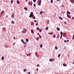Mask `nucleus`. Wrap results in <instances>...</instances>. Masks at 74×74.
Wrapping results in <instances>:
<instances>
[{
  "mask_svg": "<svg viewBox=\"0 0 74 74\" xmlns=\"http://www.w3.org/2000/svg\"><path fill=\"white\" fill-rule=\"evenodd\" d=\"M27 32V29H24L23 31H22V32L23 33H26V32Z\"/></svg>",
  "mask_w": 74,
  "mask_h": 74,
  "instance_id": "f257e3e1",
  "label": "nucleus"
},
{
  "mask_svg": "<svg viewBox=\"0 0 74 74\" xmlns=\"http://www.w3.org/2000/svg\"><path fill=\"white\" fill-rule=\"evenodd\" d=\"M38 4L39 5H41V0H38L37 1Z\"/></svg>",
  "mask_w": 74,
  "mask_h": 74,
  "instance_id": "f03ea898",
  "label": "nucleus"
},
{
  "mask_svg": "<svg viewBox=\"0 0 74 74\" xmlns=\"http://www.w3.org/2000/svg\"><path fill=\"white\" fill-rule=\"evenodd\" d=\"M33 12H32L30 13V15L29 16V18H32V16H33Z\"/></svg>",
  "mask_w": 74,
  "mask_h": 74,
  "instance_id": "7ed1b4c3",
  "label": "nucleus"
},
{
  "mask_svg": "<svg viewBox=\"0 0 74 74\" xmlns=\"http://www.w3.org/2000/svg\"><path fill=\"white\" fill-rule=\"evenodd\" d=\"M63 37H66V33H62Z\"/></svg>",
  "mask_w": 74,
  "mask_h": 74,
  "instance_id": "20e7f679",
  "label": "nucleus"
},
{
  "mask_svg": "<svg viewBox=\"0 0 74 74\" xmlns=\"http://www.w3.org/2000/svg\"><path fill=\"white\" fill-rule=\"evenodd\" d=\"M49 61L50 62H53V61H54V60L53 58L52 59H49Z\"/></svg>",
  "mask_w": 74,
  "mask_h": 74,
  "instance_id": "39448f33",
  "label": "nucleus"
},
{
  "mask_svg": "<svg viewBox=\"0 0 74 74\" xmlns=\"http://www.w3.org/2000/svg\"><path fill=\"white\" fill-rule=\"evenodd\" d=\"M31 55H32V53L26 54V55L27 56H30Z\"/></svg>",
  "mask_w": 74,
  "mask_h": 74,
  "instance_id": "423d86ee",
  "label": "nucleus"
},
{
  "mask_svg": "<svg viewBox=\"0 0 74 74\" xmlns=\"http://www.w3.org/2000/svg\"><path fill=\"white\" fill-rule=\"evenodd\" d=\"M67 14H69V15H70V12L69 11H67Z\"/></svg>",
  "mask_w": 74,
  "mask_h": 74,
  "instance_id": "0eeeda50",
  "label": "nucleus"
},
{
  "mask_svg": "<svg viewBox=\"0 0 74 74\" xmlns=\"http://www.w3.org/2000/svg\"><path fill=\"white\" fill-rule=\"evenodd\" d=\"M28 4L29 5H32V2H29L28 3Z\"/></svg>",
  "mask_w": 74,
  "mask_h": 74,
  "instance_id": "6e6552de",
  "label": "nucleus"
},
{
  "mask_svg": "<svg viewBox=\"0 0 74 74\" xmlns=\"http://www.w3.org/2000/svg\"><path fill=\"white\" fill-rule=\"evenodd\" d=\"M70 2H71V3H74V0H70Z\"/></svg>",
  "mask_w": 74,
  "mask_h": 74,
  "instance_id": "1a4fd4ad",
  "label": "nucleus"
},
{
  "mask_svg": "<svg viewBox=\"0 0 74 74\" xmlns=\"http://www.w3.org/2000/svg\"><path fill=\"white\" fill-rule=\"evenodd\" d=\"M4 13V11H3L1 12V15H3V14Z\"/></svg>",
  "mask_w": 74,
  "mask_h": 74,
  "instance_id": "9d476101",
  "label": "nucleus"
},
{
  "mask_svg": "<svg viewBox=\"0 0 74 74\" xmlns=\"http://www.w3.org/2000/svg\"><path fill=\"white\" fill-rule=\"evenodd\" d=\"M67 16L68 18H71V16L69 15H67Z\"/></svg>",
  "mask_w": 74,
  "mask_h": 74,
  "instance_id": "9b49d317",
  "label": "nucleus"
},
{
  "mask_svg": "<svg viewBox=\"0 0 74 74\" xmlns=\"http://www.w3.org/2000/svg\"><path fill=\"white\" fill-rule=\"evenodd\" d=\"M35 55L36 56V57H38V54H37V53L36 52L35 53Z\"/></svg>",
  "mask_w": 74,
  "mask_h": 74,
  "instance_id": "f8f14e48",
  "label": "nucleus"
},
{
  "mask_svg": "<svg viewBox=\"0 0 74 74\" xmlns=\"http://www.w3.org/2000/svg\"><path fill=\"white\" fill-rule=\"evenodd\" d=\"M21 41L22 42H23V44H25V41H23V39H21Z\"/></svg>",
  "mask_w": 74,
  "mask_h": 74,
  "instance_id": "ddd939ff",
  "label": "nucleus"
},
{
  "mask_svg": "<svg viewBox=\"0 0 74 74\" xmlns=\"http://www.w3.org/2000/svg\"><path fill=\"white\" fill-rule=\"evenodd\" d=\"M1 59L3 60H4V57H3V56H2L1 58Z\"/></svg>",
  "mask_w": 74,
  "mask_h": 74,
  "instance_id": "4468645a",
  "label": "nucleus"
},
{
  "mask_svg": "<svg viewBox=\"0 0 74 74\" xmlns=\"http://www.w3.org/2000/svg\"><path fill=\"white\" fill-rule=\"evenodd\" d=\"M63 65L64 66H67V64H63Z\"/></svg>",
  "mask_w": 74,
  "mask_h": 74,
  "instance_id": "2eb2a0df",
  "label": "nucleus"
},
{
  "mask_svg": "<svg viewBox=\"0 0 74 74\" xmlns=\"http://www.w3.org/2000/svg\"><path fill=\"white\" fill-rule=\"evenodd\" d=\"M48 29V27H47L46 28H45V30H47Z\"/></svg>",
  "mask_w": 74,
  "mask_h": 74,
  "instance_id": "dca6fc26",
  "label": "nucleus"
},
{
  "mask_svg": "<svg viewBox=\"0 0 74 74\" xmlns=\"http://www.w3.org/2000/svg\"><path fill=\"white\" fill-rule=\"evenodd\" d=\"M59 18L61 20H62L63 19V18H62L61 17H59Z\"/></svg>",
  "mask_w": 74,
  "mask_h": 74,
  "instance_id": "f3484780",
  "label": "nucleus"
},
{
  "mask_svg": "<svg viewBox=\"0 0 74 74\" xmlns=\"http://www.w3.org/2000/svg\"><path fill=\"white\" fill-rule=\"evenodd\" d=\"M12 18H14V13L12 16Z\"/></svg>",
  "mask_w": 74,
  "mask_h": 74,
  "instance_id": "a211bd4d",
  "label": "nucleus"
},
{
  "mask_svg": "<svg viewBox=\"0 0 74 74\" xmlns=\"http://www.w3.org/2000/svg\"><path fill=\"white\" fill-rule=\"evenodd\" d=\"M38 39H39V37H38L36 38V40L37 41H38Z\"/></svg>",
  "mask_w": 74,
  "mask_h": 74,
  "instance_id": "6ab92c4d",
  "label": "nucleus"
},
{
  "mask_svg": "<svg viewBox=\"0 0 74 74\" xmlns=\"http://www.w3.org/2000/svg\"><path fill=\"white\" fill-rule=\"evenodd\" d=\"M57 29L58 31H59L60 30V28H57Z\"/></svg>",
  "mask_w": 74,
  "mask_h": 74,
  "instance_id": "aec40b11",
  "label": "nucleus"
},
{
  "mask_svg": "<svg viewBox=\"0 0 74 74\" xmlns=\"http://www.w3.org/2000/svg\"><path fill=\"white\" fill-rule=\"evenodd\" d=\"M36 29L37 30H39V29L40 30V29L39 28V27H37L36 28Z\"/></svg>",
  "mask_w": 74,
  "mask_h": 74,
  "instance_id": "412c9836",
  "label": "nucleus"
},
{
  "mask_svg": "<svg viewBox=\"0 0 74 74\" xmlns=\"http://www.w3.org/2000/svg\"><path fill=\"white\" fill-rule=\"evenodd\" d=\"M32 33H34V32L33 31V30H32L31 31Z\"/></svg>",
  "mask_w": 74,
  "mask_h": 74,
  "instance_id": "4be33fe9",
  "label": "nucleus"
},
{
  "mask_svg": "<svg viewBox=\"0 0 74 74\" xmlns=\"http://www.w3.org/2000/svg\"><path fill=\"white\" fill-rule=\"evenodd\" d=\"M17 4H19L20 3V2H19V1H17Z\"/></svg>",
  "mask_w": 74,
  "mask_h": 74,
  "instance_id": "5701e85b",
  "label": "nucleus"
},
{
  "mask_svg": "<svg viewBox=\"0 0 74 74\" xmlns=\"http://www.w3.org/2000/svg\"><path fill=\"white\" fill-rule=\"evenodd\" d=\"M26 41L27 42H29V39H26Z\"/></svg>",
  "mask_w": 74,
  "mask_h": 74,
  "instance_id": "b1692460",
  "label": "nucleus"
},
{
  "mask_svg": "<svg viewBox=\"0 0 74 74\" xmlns=\"http://www.w3.org/2000/svg\"><path fill=\"white\" fill-rule=\"evenodd\" d=\"M39 37L40 38H42V37L40 35H39Z\"/></svg>",
  "mask_w": 74,
  "mask_h": 74,
  "instance_id": "393cba45",
  "label": "nucleus"
},
{
  "mask_svg": "<svg viewBox=\"0 0 74 74\" xmlns=\"http://www.w3.org/2000/svg\"><path fill=\"white\" fill-rule=\"evenodd\" d=\"M56 37V35L55 34L53 35V38H55Z\"/></svg>",
  "mask_w": 74,
  "mask_h": 74,
  "instance_id": "a878e982",
  "label": "nucleus"
},
{
  "mask_svg": "<svg viewBox=\"0 0 74 74\" xmlns=\"http://www.w3.org/2000/svg\"><path fill=\"white\" fill-rule=\"evenodd\" d=\"M43 13V12L42 11H41L40 12V14L41 15V14H42V13Z\"/></svg>",
  "mask_w": 74,
  "mask_h": 74,
  "instance_id": "bb28decb",
  "label": "nucleus"
},
{
  "mask_svg": "<svg viewBox=\"0 0 74 74\" xmlns=\"http://www.w3.org/2000/svg\"><path fill=\"white\" fill-rule=\"evenodd\" d=\"M32 19H36V17H35V16L33 17Z\"/></svg>",
  "mask_w": 74,
  "mask_h": 74,
  "instance_id": "cd10ccee",
  "label": "nucleus"
},
{
  "mask_svg": "<svg viewBox=\"0 0 74 74\" xmlns=\"http://www.w3.org/2000/svg\"><path fill=\"white\" fill-rule=\"evenodd\" d=\"M11 23H13V24H14V23H15V22H14V21H12Z\"/></svg>",
  "mask_w": 74,
  "mask_h": 74,
  "instance_id": "c85d7f7f",
  "label": "nucleus"
},
{
  "mask_svg": "<svg viewBox=\"0 0 74 74\" xmlns=\"http://www.w3.org/2000/svg\"><path fill=\"white\" fill-rule=\"evenodd\" d=\"M24 10H27V7L24 8Z\"/></svg>",
  "mask_w": 74,
  "mask_h": 74,
  "instance_id": "c756f323",
  "label": "nucleus"
},
{
  "mask_svg": "<svg viewBox=\"0 0 74 74\" xmlns=\"http://www.w3.org/2000/svg\"><path fill=\"white\" fill-rule=\"evenodd\" d=\"M26 71H27V69H24L23 71H24L25 72Z\"/></svg>",
  "mask_w": 74,
  "mask_h": 74,
  "instance_id": "7c9ffc66",
  "label": "nucleus"
},
{
  "mask_svg": "<svg viewBox=\"0 0 74 74\" xmlns=\"http://www.w3.org/2000/svg\"><path fill=\"white\" fill-rule=\"evenodd\" d=\"M31 25H34V23L33 22H32L31 24Z\"/></svg>",
  "mask_w": 74,
  "mask_h": 74,
  "instance_id": "2f4dec72",
  "label": "nucleus"
},
{
  "mask_svg": "<svg viewBox=\"0 0 74 74\" xmlns=\"http://www.w3.org/2000/svg\"><path fill=\"white\" fill-rule=\"evenodd\" d=\"M3 29L4 30H6V29L5 27L3 28Z\"/></svg>",
  "mask_w": 74,
  "mask_h": 74,
  "instance_id": "473e14b6",
  "label": "nucleus"
},
{
  "mask_svg": "<svg viewBox=\"0 0 74 74\" xmlns=\"http://www.w3.org/2000/svg\"><path fill=\"white\" fill-rule=\"evenodd\" d=\"M39 30H40V32H41L42 31V29H39Z\"/></svg>",
  "mask_w": 74,
  "mask_h": 74,
  "instance_id": "72a5a7b5",
  "label": "nucleus"
},
{
  "mask_svg": "<svg viewBox=\"0 0 74 74\" xmlns=\"http://www.w3.org/2000/svg\"><path fill=\"white\" fill-rule=\"evenodd\" d=\"M62 33H63V32H60L61 36H63L62 35Z\"/></svg>",
  "mask_w": 74,
  "mask_h": 74,
  "instance_id": "f704fd0d",
  "label": "nucleus"
},
{
  "mask_svg": "<svg viewBox=\"0 0 74 74\" xmlns=\"http://www.w3.org/2000/svg\"><path fill=\"white\" fill-rule=\"evenodd\" d=\"M74 35H73L72 40H74Z\"/></svg>",
  "mask_w": 74,
  "mask_h": 74,
  "instance_id": "c9c22d12",
  "label": "nucleus"
},
{
  "mask_svg": "<svg viewBox=\"0 0 74 74\" xmlns=\"http://www.w3.org/2000/svg\"><path fill=\"white\" fill-rule=\"evenodd\" d=\"M51 3H53V0H51Z\"/></svg>",
  "mask_w": 74,
  "mask_h": 74,
  "instance_id": "e433bc0d",
  "label": "nucleus"
},
{
  "mask_svg": "<svg viewBox=\"0 0 74 74\" xmlns=\"http://www.w3.org/2000/svg\"><path fill=\"white\" fill-rule=\"evenodd\" d=\"M60 56V54H59L58 55V58H59Z\"/></svg>",
  "mask_w": 74,
  "mask_h": 74,
  "instance_id": "4c0bfd02",
  "label": "nucleus"
},
{
  "mask_svg": "<svg viewBox=\"0 0 74 74\" xmlns=\"http://www.w3.org/2000/svg\"><path fill=\"white\" fill-rule=\"evenodd\" d=\"M5 48H8V46H7V45H5Z\"/></svg>",
  "mask_w": 74,
  "mask_h": 74,
  "instance_id": "58836bf2",
  "label": "nucleus"
},
{
  "mask_svg": "<svg viewBox=\"0 0 74 74\" xmlns=\"http://www.w3.org/2000/svg\"><path fill=\"white\" fill-rule=\"evenodd\" d=\"M11 4H12V3H13V1H12V0L11 1Z\"/></svg>",
  "mask_w": 74,
  "mask_h": 74,
  "instance_id": "ea45409f",
  "label": "nucleus"
},
{
  "mask_svg": "<svg viewBox=\"0 0 74 74\" xmlns=\"http://www.w3.org/2000/svg\"><path fill=\"white\" fill-rule=\"evenodd\" d=\"M55 49H58V47H55Z\"/></svg>",
  "mask_w": 74,
  "mask_h": 74,
  "instance_id": "a19ab883",
  "label": "nucleus"
},
{
  "mask_svg": "<svg viewBox=\"0 0 74 74\" xmlns=\"http://www.w3.org/2000/svg\"><path fill=\"white\" fill-rule=\"evenodd\" d=\"M42 45H40V48H42Z\"/></svg>",
  "mask_w": 74,
  "mask_h": 74,
  "instance_id": "79ce46f5",
  "label": "nucleus"
},
{
  "mask_svg": "<svg viewBox=\"0 0 74 74\" xmlns=\"http://www.w3.org/2000/svg\"><path fill=\"white\" fill-rule=\"evenodd\" d=\"M34 7H36V4H34Z\"/></svg>",
  "mask_w": 74,
  "mask_h": 74,
  "instance_id": "37998d69",
  "label": "nucleus"
},
{
  "mask_svg": "<svg viewBox=\"0 0 74 74\" xmlns=\"http://www.w3.org/2000/svg\"><path fill=\"white\" fill-rule=\"evenodd\" d=\"M49 20H48L47 22V23H49Z\"/></svg>",
  "mask_w": 74,
  "mask_h": 74,
  "instance_id": "c03bdc74",
  "label": "nucleus"
},
{
  "mask_svg": "<svg viewBox=\"0 0 74 74\" xmlns=\"http://www.w3.org/2000/svg\"><path fill=\"white\" fill-rule=\"evenodd\" d=\"M62 36H63L61 35V37L60 38V39H62Z\"/></svg>",
  "mask_w": 74,
  "mask_h": 74,
  "instance_id": "a18cd8bd",
  "label": "nucleus"
},
{
  "mask_svg": "<svg viewBox=\"0 0 74 74\" xmlns=\"http://www.w3.org/2000/svg\"><path fill=\"white\" fill-rule=\"evenodd\" d=\"M33 1L34 2H36V0H33Z\"/></svg>",
  "mask_w": 74,
  "mask_h": 74,
  "instance_id": "49530a36",
  "label": "nucleus"
},
{
  "mask_svg": "<svg viewBox=\"0 0 74 74\" xmlns=\"http://www.w3.org/2000/svg\"><path fill=\"white\" fill-rule=\"evenodd\" d=\"M34 15L33 14L32 16V17H34Z\"/></svg>",
  "mask_w": 74,
  "mask_h": 74,
  "instance_id": "de8ad7c7",
  "label": "nucleus"
},
{
  "mask_svg": "<svg viewBox=\"0 0 74 74\" xmlns=\"http://www.w3.org/2000/svg\"><path fill=\"white\" fill-rule=\"evenodd\" d=\"M27 44V42H25L24 43V44Z\"/></svg>",
  "mask_w": 74,
  "mask_h": 74,
  "instance_id": "09e8293b",
  "label": "nucleus"
},
{
  "mask_svg": "<svg viewBox=\"0 0 74 74\" xmlns=\"http://www.w3.org/2000/svg\"><path fill=\"white\" fill-rule=\"evenodd\" d=\"M26 46V45H25L24 47V48H25Z\"/></svg>",
  "mask_w": 74,
  "mask_h": 74,
  "instance_id": "8fccbe9b",
  "label": "nucleus"
},
{
  "mask_svg": "<svg viewBox=\"0 0 74 74\" xmlns=\"http://www.w3.org/2000/svg\"><path fill=\"white\" fill-rule=\"evenodd\" d=\"M28 74H30V72H29L28 73Z\"/></svg>",
  "mask_w": 74,
  "mask_h": 74,
  "instance_id": "3c124183",
  "label": "nucleus"
},
{
  "mask_svg": "<svg viewBox=\"0 0 74 74\" xmlns=\"http://www.w3.org/2000/svg\"><path fill=\"white\" fill-rule=\"evenodd\" d=\"M37 67H38L39 66V64H38L37 65Z\"/></svg>",
  "mask_w": 74,
  "mask_h": 74,
  "instance_id": "603ef678",
  "label": "nucleus"
},
{
  "mask_svg": "<svg viewBox=\"0 0 74 74\" xmlns=\"http://www.w3.org/2000/svg\"><path fill=\"white\" fill-rule=\"evenodd\" d=\"M48 34H51V33L50 32H49Z\"/></svg>",
  "mask_w": 74,
  "mask_h": 74,
  "instance_id": "864d4df0",
  "label": "nucleus"
},
{
  "mask_svg": "<svg viewBox=\"0 0 74 74\" xmlns=\"http://www.w3.org/2000/svg\"><path fill=\"white\" fill-rule=\"evenodd\" d=\"M67 41H66V40H64V42H66Z\"/></svg>",
  "mask_w": 74,
  "mask_h": 74,
  "instance_id": "5fc2aeb1",
  "label": "nucleus"
},
{
  "mask_svg": "<svg viewBox=\"0 0 74 74\" xmlns=\"http://www.w3.org/2000/svg\"><path fill=\"white\" fill-rule=\"evenodd\" d=\"M36 70L37 71H38V68H37V69H36Z\"/></svg>",
  "mask_w": 74,
  "mask_h": 74,
  "instance_id": "6e6d98bb",
  "label": "nucleus"
},
{
  "mask_svg": "<svg viewBox=\"0 0 74 74\" xmlns=\"http://www.w3.org/2000/svg\"><path fill=\"white\" fill-rule=\"evenodd\" d=\"M64 24H66V22H64Z\"/></svg>",
  "mask_w": 74,
  "mask_h": 74,
  "instance_id": "4d7b16f0",
  "label": "nucleus"
},
{
  "mask_svg": "<svg viewBox=\"0 0 74 74\" xmlns=\"http://www.w3.org/2000/svg\"><path fill=\"white\" fill-rule=\"evenodd\" d=\"M51 34H53V32H51Z\"/></svg>",
  "mask_w": 74,
  "mask_h": 74,
  "instance_id": "13d9d810",
  "label": "nucleus"
},
{
  "mask_svg": "<svg viewBox=\"0 0 74 74\" xmlns=\"http://www.w3.org/2000/svg\"><path fill=\"white\" fill-rule=\"evenodd\" d=\"M15 43L14 42V44H13V45H15Z\"/></svg>",
  "mask_w": 74,
  "mask_h": 74,
  "instance_id": "bf43d9fd",
  "label": "nucleus"
},
{
  "mask_svg": "<svg viewBox=\"0 0 74 74\" xmlns=\"http://www.w3.org/2000/svg\"><path fill=\"white\" fill-rule=\"evenodd\" d=\"M72 19H74V17H73L72 18Z\"/></svg>",
  "mask_w": 74,
  "mask_h": 74,
  "instance_id": "052dcab7",
  "label": "nucleus"
},
{
  "mask_svg": "<svg viewBox=\"0 0 74 74\" xmlns=\"http://www.w3.org/2000/svg\"><path fill=\"white\" fill-rule=\"evenodd\" d=\"M67 42H69V40H67Z\"/></svg>",
  "mask_w": 74,
  "mask_h": 74,
  "instance_id": "680f3d73",
  "label": "nucleus"
},
{
  "mask_svg": "<svg viewBox=\"0 0 74 74\" xmlns=\"http://www.w3.org/2000/svg\"><path fill=\"white\" fill-rule=\"evenodd\" d=\"M62 7H64V5H62Z\"/></svg>",
  "mask_w": 74,
  "mask_h": 74,
  "instance_id": "e2e57ef3",
  "label": "nucleus"
},
{
  "mask_svg": "<svg viewBox=\"0 0 74 74\" xmlns=\"http://www.w3.org/2000/svg\"><path fill=\"white\" fill-rule=\"evenodd\" d=\"M36 25H38V23H37L36 24Z\"/></svg>",
  "mask_w": 74,
  "mask_h": 74,
  "instance_id": "0e129e2a",
  "label": "nucleus"
},
{
  "mask_svg": "<svg viewBox=\"0 0 74 74\" xmlns=\"http://www.w3.org/2000/svg\"><path fill=\"white\" fill-rule=\"evenodd\" d=\"M57 38H59V36H58V37H57Z\"/></svg>",
  "mask_w": 74,
  "mask_h": 74,
  "instance_id": "69168bd1",
  "label": "nucleus"
},
{
  "mask_svg": "<svg viewBox=\"0 0 74 74\" xmlns=\"http://www.w3.org/2000/svg\"><path fill=\"white\" fill-rule=\"evenodd\" d=\"M34 22H36V20H35L34 21Z\"/></svg>",
  "mask_w": 74,
  "mask_h": 74,
  "instance_id": "338daca9",
  "label": "nucleus"
},
{
  "mask_svg": "<svg viewBox=\"0 0 74 74\" xmlns=\"http://www.w3.org/2000/svg\"><path fill=\"white\" fill-rule=\"evenodd\" d=\"M14 39H15V37H14Z\"/></svg>",
  "mask_w": 74,
  "mask_h": 74,
  "instance_id": "774afa93",
  "label": "nucleus"
}]
</instances>
